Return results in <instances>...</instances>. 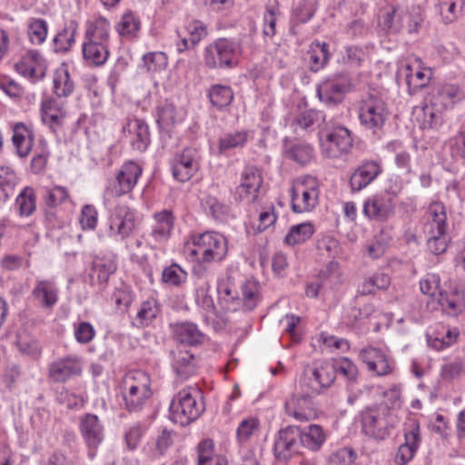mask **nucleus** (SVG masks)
Wrapping results in <instances>:
<instances>
[{
    "label": "nucleus",
    "mask_w": 465,
    "mask_h": 465,
    "mask_svg": "<svg viewBox=\"0 0 465 465\" xmlns=\"http://www.w3.org/2000/svg\"><path fill=\"white\" fill-rule=\"evenodd\" d=\"M187 249L190 255L197 261L193 273L201 278L207 276L209 263L222 262L225 258L228 252V243L223 234L217 232H205L193 235Z\"/></svg>",
    "instance_id": "f257e3e1"
},
{
    "label": "nucleus",
    "mask_w": 465,
    "mask_h": 465,
    "mask_svg": "<svg viewBox=\"0 0 465 465\" xmlns=\"http://www.w3.org/2000/svg\"><path fill=\"white\" fill-rule=\"evenodd\" d=\"M398 423L397 415L387 405L366 407L361 412L362 433L377 441L388 438Z\"/></svg>",
    "instance_id": "f03ea898"
},
{
    "label": "nucleus",
    "mask_w": 465,
    "mask_h": 465,
    "mask_svg": "<svg viewBox=\"0 0 465 465\" xmlns=\"http://www.w3.org/2000/svg\"><path fill=\"white\" fill-rule=\"evenodd\" d=\"M125 409L130 412L142 411L153 395L150 376L140 370L128 371L120 384Z\"/></svg>",
    "instance_id": "7ed1b4c3"
},
{
    "label": "nucleus",
    "mask_w": 465,
    "mask_h": 465,
    "mask_svg": "<svg viewBox=\"0 0 465 465\" xmlns=\"http://www.w3.org/2000/svg\"><path fill=\"white\" fill-rule=\"evenodd\" d=\"M199 391L195 388L180 391L170 404V419L174 423L186 426L196 420L204 411V405L198 401Z\"/></svg>",
    "instance_id": "20e7f679"
},
{
    "label": "nucleus",
    "mask_w": 465,
    "mask_h": 465,
    "mask_svg": "<svg viewBox=\"0 0 465 465\" xmlns=\"http://www.w3.org/2000/svg\"><path fill=\"white\" fill-rule=\"evenodd\" d=\"M389 109L382 96L371 91L360 102L359 120L364 128L373 134L381 130L389 117Z\"/></svg>",
    "instance_id": "39448f33"
},
{
    "label": "nucleus",
    "mask_w": 465,
    "mask_h": 465,
    "mask_svg": "<svg viewBox=\"0 0 465 465\" xmlns=\"http://www.w3.org/2000/svg\"><path fill=\"white\" fill-rule=\"evenodd\" d=\"M354 84L349 73L333 74L322 80L316 88L321 102L329 106L338 105L343 102L345 95L352 91Z\"/></svg>",
    "instance_id": "423d86ee"
},
{
    "label": "nucleus",
    "mask_w": 465,
    "mask_h": 465,
    "mask_svg": "<svg viewBox=\"0 0 465 465\" xmlns=\"http://www.w3.org/2000/svg\"><path fill=\"white\" fill-rule=\"evenodd\" d=\"M239 52L236 42L227 38H218L205 46L203 63L209 69L232 68L235 64V57Z\"/></svg>",
    "instance_id": "0eeeda50"
},
{
    "label": "nucleus",
    "mask_w": 465,
    "mask_h": 465,
    "mask_svg": "<svg viewBox=\"0 0 465 465\" xmlns=\"http://www.w3.org/2000/svg\"><path fill=\"white\" fill-rule=\"evenodd\" d=\"M322 154L327 158H340L352 145L351 132L342 125H333L319 133Z\"/></svg>",
    "instance_id": "6e6552de"
},
{
    "label": "nucleus",
    "mask_w": 465,
    "mask_h": 465,
    "mask_svg": "<svg viewBox=\"0 0 465 465\" xmlns=\"http://www.w3.org/2000/svg\"><path fill=\"white\" fill-rule=\"evenodd\" d=\"M291 196L294 213L312 211L318 203L317 181L312 176L298 178L292 188Z\"/></svg>",
    "instance_id": "1a4fd4ad"
},
{
    "label": "nucleus",
    "mask_w": 465,
    "mask_h": 465,
    "mask_svg": "<svg viewBox=\"0 0 465 465\" xmlns=\"http://www.w3.org/2000/svg\"><path fill=\"white\" fill-rule=\"evenodd\" d=\"M142 167L133 161L124 163L116 172L114 179L108 183L105 193L111 197H120L129 193L142 175Z\"/></svg>",
    "instance_id": "9d476101"
},
{
    "label": "nucleus",
    "mask_w": 465,
    "mask_h": 465,
    "mask_svg": "<svg viewBox=\"0 0 465 465\" xmlns=\"http://www.w3.org/2000/svg\"><path fill=\"white\" fill-rule=\"evenodd\" d=\"M395 195L382 192L369 197L363 204V213L376 222H385L394 214Z\"/></svg>",
    "instance_id": "9b49d317"
},
{
    "label": "nucleus",
    "mask_w": 465,
    "mask_h": 465,
    "mask_svg": "<svg viewBox=\"0 0 465 465\" xmlns=\"http://www.w3.org/2000/svg\"><path fill=\"white\" fill-rule=\"evenodd\" d=\"M135 228L134 211L127 205H117L109 217L110 236L114 240H125Z\"/></svg>",
    "instance_id": "f8f14e48"
},
{
    "label": "nucleus",
    "mask_w": 465,
    "mask_h": 465,
    "mask_svg": "<svg viewBox=\"0 0 465 465\" xmlns=\"http://www.w3.org/2000/svg\"><path fill=\"white\" fill-rule=\"evenodd\" d=\"M299 426L289 425L278 431L273 446L274 456L278 460L287 461L299 452Z\"/></svg>",
    "instance_id": "ddd939ff"
},
{
    "label": "nucleus",
    "mask_w": 465,
    "mask_h": 465,
    "mask_svg": "<svg viewBox=\"0 0 465 465\" xmlns=\"http://www.w3.org/2000/svg\"><path fill=\"white\" fill-rule=\"evenodd\" d=\"M404 443L398 448L394 461L397 465H406L414 457L418 450L421 437L419 422L411 419L404 424Z\"/></svg>",
    "instance_id": "4468645a"
},
{
    "label": "nucleus",
    "mask_w": 465,
    "mask_h": 465,
    "mask_svg": "<svg viewBox=\"0 0 465 465\" xmlns=\"http://www.w3.org/2000/svg\"><path fill=\"white\" fill-rule=\"evenodd\" d=\"M305 375H309L312 393L319 394L323 389L329 388L336 379L334 361L316 362L312 369L305 371Z\"/></svg>",
    "instance_id": "2eb2a0df"
},
{
    "label": "nucleus",
    "mask_w": 465,
    "mask_h": 465,
    "mask_svg": "<svg viewBox=\"0 0 465 465\" xmlns=\"http://www.w3.org/2000/svg\"><path fill=\"white\" fill-rule=\"evenodd\" d=\"M199 169V153L194 148H186L177 154L172 163L173 177L179 182L189 181Z\"/></svg>",
    "instance_id": "dca6fc26"
},
{
    "label": "nucleus",
    "mask_w": 465,
    "mask_h": 465,
    "mask_svg": "<svg viewBox=\"0 0 465 465\" xmlns=\"http://www.w3.org/2000/svg\"><path fill=\"white\" fill-rule=\"evenodd\" d=\"M262 179L259 170L253 166L245 167L242 173L240 184L235 194L240 201L254 203L258 198Z\"/></svg>",
    "instance_id": "f3484780"
},
{
    "label": "nucleus",
    "mask_w": 465,
    "mask_h": 465,
    "mask_svg": "<svg viewBox=\"0 0 465 465\" xmlns=\"http://www.w3.org/2000/svg\"><path fill=\"white\" fill-rule=\"evenodd\" d=\"M360 358L368 371L377 376H386L393 371V361L379 348L370 346L362 349Z\"/></svg>",
    "instance_id": "a211bd4d"
},
{
    "label": "nucleus",
    "mask_w": 465,
    "mask_h": 465,
    "mask_svg": "<svg viewBox=\"0 0 465 465\" xmlns=\"http://www.w3.org/2000/svg\"><path fill=\"white\" fill-rule=\"evenodd\" d=\"M423 232L425 235L447 234L449 224L445 206L440 203L430 204L425 216Z\"/></svg>",
    "instance_id": "6ab92c4d"
},
{
    "label": "nucleus",
    "mask_w": 465,
    "mask_h": 465,
    "mask_svg": "<svg viewBox=\"0 0 465 465\" xmlns=\"http://www.w3.org/2000/svg\"><path fill=\"white\" fill-rule=\"evenodd\" d=\"M80 429L82 436L90 449L88 455L93 459L95 456L94 450L104 440V428L96 415L86 414L82 419Z\"/></svg>",
    "instance_id": "aec40b11"
},
{
    "label": "nucleus",
    "mask_w": 465,
    "mask_h": 465,
    "mask_svg": "<svg viewBox=\"0 0 465 465\" xmlns=\"http://www.w3.org/2000/svg\"><path fill=\"white\" fill-rule=\"evenodd\" d=\"M82 364L77 357H64L49 366V378L54 382H64L73 376L80 375Z\"/></svg>",
    "instance_id": "412c9836"
},
{
    "label": "nucleus",
    "mask_w": 465,
    "mask_h": 465,
    "mask_svg": "<svg viewBox=\"0 0 465 465\" xmlns=\"http://www.w3.org/2000/svg\"><path fill=\"white\" fill-rule=\"evenodd\" d=\"M285 411L297 420L305 421L315 418L316 412L312 397L307 394L293 395L285 402Z\"/></svg>",
    "instance_id": "4be33fe9"
},
{
    "label": "nucleus",
    "mask_w": 465,
    "mask_h": 465,
    "mask_svg": "<svg viewBox=\"0 0 465 465\" xmlns=\"http://www.w3.org/2000/svg\"><path fill=\"white\" fill-rule=\"evenodd\" d=\"M381 172L380 164L375 161L362 163L351 174L350 185L352 191H361L368 186Z\"/></svg>",
    "instance_id": "5701e85b"
},
{
    "label": "nucleus",
    "mask_w": 465,
    "mask_h": 465,
    "mask_svg": "<svg viewBox=\"0 0 465 465\" xmlns=\"http://www.w3.org/2000/svg\"><path fill=\"white\" fill-rule=\"evenodd\" d=\"M32 296L42 308L52 310L58 302V288L53 281L40 280L36 282Z\"/></svg>",
    "instance_id": "b1692460"
},
{
    "label": "nucleus",
    "mask_w": 465,
    "mask_h": 465,
    "mask_svg": "<svg viewBox=\"0 0 465 465\" xmlns=\"http://www.w3.org/2000/svg\"><path fill=\"white\" fill-rule=\"evenodd\" d=\"M124 132H128L131 135V143L134 149L143 152L150 143L149 127L146 123L141 119H131L124 126Z\"/></svg>",
    "instance_id": "393cba45"
},
{
    "label": "nucleus",
    "mask_w": 465,
    "mask_h": 465,
    "mask_svg": "<svg viewBox=\"0 0 465 465\" xmlns=\"http://www.w3.org/2000/svg\"><path fill=\"white\" fill-rule=\"evenodd\" d=\"M406 10L401 7L385 8L379 18V25L389 34H399L404 28Z\"/></svg>",
    "instance_id": "a878e982"
},
{
    "label": "nucleus",
    "mask_w": 465,
    "mask_h": 465,
    "mask_svg": "<svg viewBox=\"0 0 465 465\" xmlns=\"http://www.w3.org/2000/svg\"><path fill=\"white\" fill-rule=\"evenodd\" d=\"M462 99L460 89L454 84L439 86L436 93L430 97V103L437 106V110H447Z\"/></svg>",
    "instance_id": "bb28decb"
},
{
    "label": "nucleus",
    "mask_w": 465,
    "mask_h": 465,
    "mask_svg": "<svg viewBox=\"0 0 465 465\" xmlns=\"http://www.w3.org/2000/svg\"><path fill=\"white\" fill-rule=\"evenodd\" d=\"M172 367L181 380H186L195 373V359L189 351L176 349L172 351Z\"/></svg>",
    "instance_id": "cd10ccee"
},
{
    "label": "nucleus",
    "mask_w": 465,
    "mask_h": 465,
    "mask_svg": "<svg viewBox=\"0 0 465 465\" xmlns=\"http://www.w3.org/2000/svg\"><path fill=\"white\" fill-rule=\"evenodd\" d=\"M41 117L44 124H47L53 132L61 127L65 118V111L54 99H46L42 102Z\"/></svg>",
    "instance_id": "c85d7f7f"
},
{
    "label": "nucleus",
    "mask_w": 465,
    "mask_h": 465,
    "mask_svg": "<svg viewBox=\"0 0 465 465\" xmlns=\"http://www.w3.org/2000/svg\"><path fill=\"white\" fill-rule=\"evenodd\" d=\"M84 61L93 66H101L108 59V43L84 41L82 46Z\"/></svg>",
    "instance_id": "c756f323"
},
{
    "label": "nucleus",
    "mask_w": 465,
    "mask_h": 465,
    "mask_svg": "<svg viewBox=\"0 0 465 465\" xmlns=\"http://www.w3.org/2000/svg\"><path fill=\"white\" fill-rule=\"evenodd\" d=\"M301 446L312 450L318 451L326 440V434L322 426L310 424L304 428L300 427Z\"/></svg>",
    "instance_id": "7c9ffc66"
},
{
    "label": "nucleus",
    "mask_w": 465,
    "mask_h": 465,
    "mask_svg": "<svg viewBox=\"0 0 465 465\" xmlns=\"http://www.w3.org/2000/svg\"><path fill=\"white\" fill-rule=\"evenodd\" d=\"M34 134L23 123H17L13 127L12 141L16 153L20 157H25L29 154L33 146Z\"/></svg>",
    "instance_id": "2f4dec72"
},
{
    "label": "nucleus",
    "mask_w": 465,
    "mask_h": 465,
    "mask_svg": "<svg viewBox=\"0 0 465 465\" xmlns=\"http://www.w3.org/2000/svg\"><path fill=\"white\" fill-rule=\"evenodd\" d=\"M17 69L30 78H42L45 74L44 59L37 51H29L17 64Z\"/></svg>",
    "instance_id": "473e14b6"
},
{
    "label": "nucleus",
    "mask_w": 465,
    "mask_h": 465,
    "mask_svg": "<svg viewBox=\"0 0 465 465\" xmlns=\"http://www.w3.org/2000/svg\"><path fill=\"white\" fill-rule=\"evenodd\" d=\"M155 224L152 226L150 236L155 242H163L169 238L173 228V216L171 211L163 210L153 215Z\"/></svg>",
    "instance_id": "72a5a7b5"
},
{
    "label": "nucleus",
    "mask_w": 465,
    "mask_h": 465,
    "mask_svg": "<svg viewBox=\"0 0 465 465\" xmlns=\"http://www.w3.org/2000/svg\"><path fill=\"white\" fill-rule=\"evenodd\" d=\"M110 24L103 16L94 18L87 22L85 30V40L94 42H109Z\"/></svg>",
    "instance_id": "f704fd0d"
},
{
    "label": "nucleus",
    "mask_w": 465,
    "mask_h": 465,
    "mask_svg": "<svg viewBox=\"0 0 465 465\" xmlns=\"http://www.w3.org/2000/svg\"><path fill=\"white\" fill-rule=\"evenodd\" d=\"M53 89L57 97H68L74 90V83L65 65L57 68L53 77Z\"/></svg>",
    "instance_id": "c9c22d12"
},
{
    "label": "nucleus",
    "mask_w": 465,
    "mask_h": 465,
    "mask_svg": "<svg viewBox=\"0 0 465 465\" xmlns=\"http://www.w3.org/2000/svg\"><path fill=\"white\" fill-rule=\"evenodd\" d=\"M174 336L178 342L187 345H196L203 340V334L195 324L191 322L177 324L174 329Z\"/></svg>",
    "instance_id": "e433bc0d"
},
{
    "label": "nucleus",
    "mask_w": 465,
    "mask_h": 465,
    "mask_svg": "<svg viewBox=\"0 0 465 465\" xmlns=\"http://www.w3.org/2000/svg\"><path fill=\"white\" fill-rule=\"evenodd\" d=\"M329 59L328 45L325 43L312 45L307 53L309 67L312 72L321 70L328 63Z\"/></svg>",
    "instance_id": "4c0bfd02"
},
{
    "label": "nucleus",
    "mask_w": 465,
    "mask_h": 465,
    "mask_svg": "<svg viewBox=\"0 0 465 465\" xmlns=\"http://www.w3.org/2000/svg\"><path fill=\"white\" fill-rule=\"evenodd\" d=\"M116 271V264L111 259L96 257L93 261L90 277L96 279L99 283H105L110 275Z\"/></svg>",
    "instance_id": "58836bf2"
},
{
    "label": "nucleus",
    "mask_w": 465,
    "mask_h": 465,
    "mask_svg": "<svg viewBox=\"0 0 465 465\" xmlns=\"http://www.w3.org/2000/svg\"><path fill=\"white\" fill-rule=\"evenodd\" d=\"M391 283V278L384 272H376L364 279L358 288L361 295H369L375 293L376 290L388 288Z\"/></svg>",
    "instance_id": "ea45409f"
},
{
    "label": "nucleus",
    "mask_w": 465,
    "mask_h": 465,
    "mask_svg": "<svg viewBox=\"0 0 465 465\" xmlns=\"http://www.w3.org/2000/svg\"><path fill=\"white\" fill-rule=\"evenodd\" d=\"M206 277L207 276L201 278L197 277L198 282H196L195 302L199 306L205 310L207 313H213L215 315L216 312L213 299L208 294L210 282Z\"/></svg>",
    "instance_id": "a19ab883"
},
{
    "label": "nucleus",
    "mask_w": 465,
    "mask_h": 465,
    "mask_svg": "<svg viewBox=\"0 0 465 465\" xmlns=\"http://www.w3.org/2000/svg\"><path fill=\"white\" fill-rule=\"evenodd\" d=\"M206 277L207 276L201 278L197 277L198 282H196L195 302L199 306L205 310L207 313H213L215 315L216 312L213 299L208 294L210 282Z\"/></svg>",
    "instance_id": "79ce46f5"
},
{
    "label": "nucleus",
    "mask_w": 465,
    "mask_h": 465,
    "mask_svg": "<svg viewBox=\"0 0 465 465\" xmlns=\"http://www.w3.org/2000/svg\"><path fill=\"white\" fill-rule=\"evenodd\" d=\"M443 310L450 315H457L465 310V294L462 292H454L450 295L438 298Z\"/></svg>",
    "instance_id": "37998d69"
},
{
    "label": "nucleus",
    "mask_w": 465,
    "mask_h": 465,
    "mask_svg": "<svg viewBox=\"0 0 465 465\" xmlns=\"http://www.w3.org/2000/svg\"><path fill=\"white\" fill-rule=\"evenodd\" d=\"M313 232V225L310 223L293 225L286 234L284 242L289 245L300 244L310 239Z\"/></svg>",
    "instance_id": "c03bdc74"
},
{
    "label": "nucleus",
    "mask_w": 465,
    "mask_h": 465,
    "mask_svg": "<svg viewBox=\"0 0 465 465\" xmlns=\"http://www.w3.org/2000/svg\"><path fill=\"white\" fill-rule=\"evenodd\" d=\"M248 140V133L244 130L233 131L223 134L219 139L221 153L238 147H242Z\"/></svg>",
    "instance_id": "a18cd8bd"
},
{
    "label": "nucleus",
    "mask_w": 465,
    "mask_h": 465,
    "mask_svg": "<svg viewBox=\"0 0 465 465\" xmlns=\"http://www.w3.org/2000/svg\"><path fill=\"white\" fill-rule=\"evenodd\" d=\"M218 303L224 311L234 312L238 309L240 299L236 292L226 283H219L217 286Z\"/></svg>",
    "instance_id": "49530a36"
},
{
    "label": "nucleus",
    "mask_w": 465,
    "mask_h": 465,
    "mask_svg": "<svg viewBox=\"0 0 465 465\" xmlns=\"http://www.w3.org/2000/svg\"><path fill=\"white\" fill-rule=\"evenodd\" d=\"M76 24L73 21L59 32L54 39V49L56 52H67L74 43V35L76 32Z\"/></svg>",
    "instance_id": "de8ad7c7"
},
{
    "label": "nucleus",
    "mask_w": 465,
    "mask_h": 465,
    "mask_svg": "<svg viewBox=\"0 0 465 465\" xmlns=\"http://www.w3.org/2000/svg\"><path fill=\"white\" fill-rule=\"evenodd\" d=\"M209 98L214 106L223 109L232 103L233 93L229 86L218 84L212 87L209 92Z\"/></svg>",
    "instance_id": "09e8293b"
},
{
    "label": "nucleus",
    "mask_w": 465,
    "mask_h": 465,
    "mask_svg": "<svg viewBox=\"0 0 465 465\" xmlns=\"http://www.w3.org/2000/svg\"><path fill=\"white\" fill-rule=\"evenodd\" d=\"M286 157L301 165L309 163L313 158V149L305 143H295L286 151Z\"/></svg>",
    "instance_id": "8fccbe9b"
},
{
    "label": "nucleus",
    "mask_w": 465,
    "mask_h": 465,
    "mask_svg": "<svg viewBox=\"0 0 465 465\" xmlns=\"http://www.w3.org/2000/svg\"><path fill=\"white\" fill-rule=\"evenodd\" d=\"M16 205L22 216H29L35 211V194L31 187H25L16 197Z\"/></svg>",
    "instance_id": "3c124183"
},
{
    "label": "nucleus",
    "mask_w": 465,
    "mask_h": 465,
    "mask_svg": "<svg viewBox=\"0 0 465 465\" xmlns=\"http://www.w3.org/2000/svg\"><path fill=\"white\" fill-rule=\"evenodd\" d=\"M460 332L456 328L447 329L443 333L428 338V344L436 351H441L456 342Z\"/></svg>",
    "instance_id": "603ef678"
},
{
    "label": "nucleus",
    "mask_w": 465,
    "mask_h": 465,
    "mask_svg": "<svg viewBox=\"0 0 465 465\" xmlns=\"http://www.w3.org/2000/svg\"><path fill=\"white\" fill-rule=\"evenodd\" d=\"M140 29V21L133 13L124 14L116 26L120 35L124 37H133Z\"/></svg>",
    "instance_id": "864d4df0"
},
{
    "label": "nucleus",
    "mask_w": 465,
    "mask_h": 465,
    "mask_svg": "<svg viewBox=\"0 0 465 465\" xmlns=\"http://www.w3.org/2000/svg\"><path fill=\"white\" fill-rule=\"evenodd\" d=\"M223 465V461L213 458V442L204 440L198 445V465Z\"/></svg>",
    "instance_id": "5fc2aeb1"
},
{
    "label": "nucleus",
    "mask_w": 465,
    "mask_h": 465,
    "mask_svg": "<svg viewBox=\"0 0 465 465\" xmlns=\"http://www.w3.org/2000/svg\"><path fill=\"white\" fill-rule=\"evenodd\" d=\"M324 119V114L321 111L308 110L300 114L296 123L299 127L306 131H312L319 126L321 122Z\"/></svg>",
    "instance_id": "6e6d98bb"
},
{
    "label": "nucleus",
    "mask_w": 465,
    "mask_h": 465,
    "mask_svg": "<svg viewBox=\"0 0 465 465\" xmlns=\"http://www.w3.org/2000/svg\"><path fill=\"white\" fill-rule=\"evenodd\" d=\"M69 193L66 188L63 186H54L53 188H45L43 199L46 206L54 208L67 200Z\"/></svg>",
    "instance_id": "4d7b16f0"
},
{
    "label": "nucleus",
    "mask_w": 465,
    "mask_h": 465,
    "mask_svg": "<svg viewBox=\"0 0 465 465\" xmlns=\"http://www.w3.org/2000/svg\"><path fill=\"white\" fill-rule=\"evenodd\" d=\"M463 0H449L440 4V14L445 24L456 21L463 8Z\"/></svg>",
    "instance_id": "13d9d810"
},
{
    "label": "nucleus",
    "mask_w": 465,
    "mask_h": 465,
    "mask_svg": "<svg viewBox=\"0 0 465 465\" xmlns=\"http://www.w3.org/2000/svg\"><path fill=\"white\" fill-rule=\"evenodd\" d=\"M28 35L33 44H42L47 35V25L44 19H31L28 24Z\"/></svg>",
    "instance_id": "bf43d9fd"
},
{
    "label": "nucleus",
    "mask_w": 465,
    "mask_h": 465,
    "mask_svg": "<svg viewBox=\"0 0 465 465\" xmlns=\"http://www.w3.org/2000/svg\"><path fill=\"white\" fill-rule=\"evenodd\" d=\"M440 279L438 274L429 273L420 282V288L423 294L428 295L430 297L439 298L442 296V291L440 289Z\"/></svg>",
    "instance_id": "052dcab7"
},
{
    "label": "nucleus",
    "mask_w": 465,
    "mask_h": 465,
    "mask_svg": "<svg viewBox=\"0 0 465 465\" xmlns=\"http://www.w3.org/2000/svg\"><path fill=\"white\" fill-rule=\"evenodd\" d=\"M162 279L165 283L179 286L186 281L187 272L178 264L173 263L163 271Z\"/></svg>",
    "instance_id": "680f3d73"
},
{
    "label": "nucleus",
    "mask_w": 465,
    "mask_h": 465,
    "mask_svg": "<svg viewBox=\"0 0 465 465\" xmlns=\"http://www.w3.org/2000/svg\"><path fill=\"white\" fill-rule=\"evenodd\" d=\"M143 64L147 72H157L167 65V56L163 52H151L143 56Z\"/></svg>",
    "instance_id": "e2e57ef3"
},
{
    "label": "nucleus",
    "mask_w": 465,
    "mask_h": 465,
    "mask_svg": "<svg viewBox=\"0 0 465 465\" xmlns=\"http://www.w3.org/2000/svg\"><path fill=\"white\" fill-rule=\"evenodd\" d=\"M318 0H302L293 10V16L300 23L308 22L314 15Z\"/></svg>",
    "instance_id": "0e129e2a"
},
{
    "label": "nucleus",
    "mask_w": 465,
    "mask_h": 465,
    "mask_svg": "<svg viewBox=\"0 0 465 465\" xmlns=\"http://www.w3.org/2000/svg\"><path fill=\"white\" fill-rule=\"evenodd\" d=\"M175 107L172 104H165L158 110L157 123L161 129L169 131L175 123Z\"/></svg>",
    "instance_id": "69168bd1"
},
{
    "label": "nucleus",
    "mask_w": 465,
    "mask_h": 465,
    "mask_svg": "<svg viewBox=\"0 0 465 465\" xmlns=\"http://www.w3.org/2000/svg\"><path fill=\"white\" fill-rule=\"evenodd\" d=\"M424 21L423 15L419 8H412L405 13L404 28L410 35L418 34Z\"/></svg>",
    "instance_id": "338daca9"
},
{
    "label": "nucleus",
    "mask_w": 465,
    "mask_h": 465,
    "mask_svg": "<svg viewBox=\"0 0 465 465\" xmlns=\"http://www.w3.org/2000/svg\"><path fill=\"white\" fill-rule=\"evenodd\" d=\"M465 372V357L455 359L452 362L444 364L441 376L444 380L451 381Z\"/></svg>",
    "instance_id": "774afa93"
}]
</instances>
